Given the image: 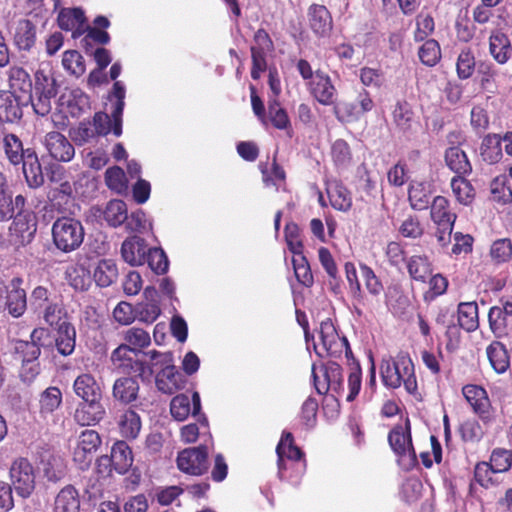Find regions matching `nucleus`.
Wrapping results in <instances>:
<instances>
[{
	"label": "nucleus",
	"instance_id": "obj_45",
	"mask_svg": "<svg viewBox=\"0 0 512 512\" xmlns=\"http://www.w3.org/2000/svg\"><path fill=\"white\" fill-rule=\"evenodd\" d=\"M62 404V392L56 386L46 388L39 398V413L43 418L53 415Z\"/></svg>",
	"mask_w": 512,
	"mask_h": 512
},
{
	"label": "nucleus",
	"instance_id": "obj_41",
	"mask_svg": "<svg viewBox=\"0 0 512 512\" xmlns=\"http://www.w3.org/2000/svg\"><path fill=\"white\" fill-rule=\"evenodd\" d=\"M276 453L278 457L277 462L280 469L284 463V458L298 461L304 456L302 450L295 445L292 433L286 431L282 433L281 439L276 447Z\"/></svg>",
	"mask_w": 512,
	"mask_h": 512
},
{
	"label": "nucleus",
	"instance_id": "obj_3",
	"mask_svg": "<svg viewBox=\"0 0 512 512\" xmlns=\"http://www.w3.org/2000/svg\"><path fill=\"white\" fill-rule=\"evenodd\" d=\"M108 100L113 102L111 115L105 112H96L93 116V130L96 136H106L112 132L116 137L122 134V115L125 106V88L121 82L113 84Z\"/></svg>",
	"mask_w": 512,
	"mask_h": 512
},
{
	"label": "nucleus",
	"instance_id": "obj_29",
	"mask_svg": "<svg viewBox=\"0 0 512 512\" xmlns=\"http://www.w3.org/2000/svg\"><path fill=\"white\" fill-rule=\"evenodd\" d=\"M22 164L25 180L30 188L36 189L44 184V175L37 153L32 148H27V155Z\"/></svg>",
	"mask_w": 512,
	"mask_h": 512
},
{
	"label": "nucleus",
	"instance_id": "obj_4",
	"mask_svg": "<svg viewBox=\"0 0 512 512\" xmlns=\"http://www.w3.org/2000/svg\"><path fill=\"white\" fill-rule=\"evenodd\" d=\"M58 94V84L51 73L38 69L34 75V85L29 93L27 103L30 102L33 110L40 116H46L52 109V99Z\"/></svg>",
	"mask_w": 512,
	"mask_h": 512
},
{
	"label": "nucleus",
	"instance_id": "obj_63",
	"mask_svg": "<svg viewBox=\"0 0 512 512\" xmlns=\"http://www.w3.org/2000/svg\"><path fill=\"white\" fill-rule=\"evenodd\" d=\"M490 190L494 200L503 204L512 202V189L506 175L495 177L491 181Z\"/></svg>",
	"mask_w": 512,
	"mask_h": 512
},
{
	"label": "nucleus",
	"instance_id": "obj_23",
	"mask_svg": "<svg viewBox=\"0 0 512 512\" xmlns=\"http://www.w3.org/2000/svg\"><path fill=\"white\" fill-rule=\"evenodd\" d=\"M489 54L500 65L506 64L512 57V43L508 35L495 29L489 36Z\"/></svg>",
	"mask_w": 512,
	"mask_h": 512
},
{
	"label": "nucleus",
	"instance_id": "obj_25",
	"mask_svg": "<svg viewBox=\"0 0 512 512\" xmlns=\"http://www.w3.org/2000/svg\"><path fill=\"white\" fill-rule=\"evenodd\" d=\"M105 415L101 400L83 401L74 413V420L81 426H91L100 422Z\"/></svg>",
	"mask_w": 512,
	"mask_h": 512
},
{
	"label": "nucleus",
	"instance_id": "obj_18",
	"mask_svg": "<svg viewBox=\"0 0 512 512\" xmlns=\"http://www.w3.org/2000/svg\"><path fill=\"white\" fill-rule=\"evenodd\" d=\"M44 145L51 158L58 162H70L75 156V148L69 139L57 131L48 132Z\"/></svg>",
	"mask_w": 512,
	"mask_h": 512
},
{
	"label": "nucleus",
	"instance_id": "obj_46",
	"mask_svg": "<svg viewBox=\"0 0 512 512\" xmlns=\"http://www.w3.org/2000/svg\"><path fill=\"white\" fill-rule=\"evenodd\" d=\"M55 330L57 332L55 339L57 351L63 356L71 355L76 345L75 327L71 323H68Z\"/></svg>",
	"mask_w": 512,
	"mask_h": 512
},
{
	"label": "nucleus",
	"instance_id": "obj_57",
	"mask_svg": "<svg viewBox=\"0 0 512 512\" xmlns=\"http://www.w3.org/2000/svg\"><path fill=\"white\" fill-rule=\"evenodd\" d=\"M106 186L117 194H123L128 189V181L124 170L119 166L109 167L104 175Z\"/></svg>",
	"mask_w": 512,
	"mask_h": 512
},
{
	"label": "nucleus",
	"instance_id": "obj_64",
	"mask_svg": "<svg viewBox=\"0 0 512 512\" xmlns=\"http://www.w3.org/2000/svg\"><path fill=\"white\" fill-rule=\"evenodd\" d=\"M331 157L337 167H348L352 161L349 144L343 139H337L331 146Z\"/></svg>",
	"mask_w": 512,
	"mask_h": 512
},
{
	"label": "nucleus",
	"instance_id": "obj_11",
	"mask_svg": "<svg viewBox=\"0 0 512 512\" xmlns=\"http://www.w3.org/2000/svg\"><path fill=\"white\" fill-rule=\"evenodd\" d=\"M460 133L453 131L448 133L447 140L451 144L444 152L446 166L455 174L454 176L470 175L473 171L472 164L466 152L460 148L458 137Z\"/></svg>",
	"mask_w": 512,
	"mask_h": 512
},
{
	"label": "nucleus",
	"instance_id": "obj_50",
	"mask_svg": "<svg viewBox=\"0 0 512 512\" xmlns=\"http://www.w3.org/2000/svg\"><path fill=\"white\" fill-rule=\"evenodd\" d=\"M121 435L127 439H135L141 430V419L132 409L124 411L118 421Z\"/></svg>",
	"mask_w": 512,
	"mask_h": 512
},
{
	"label": "nucleus",
	"instance_id": "obj_43",
	"mask_svg": "<svg viewBox=\"0 0 512 512\" xmlns=\"http://www.w3.org/2000/svg\"><path fill=\"white\" fill-rule=\"evenodd\" d=\"M477 75L480 88L487 93L495 94L498 91V69L489 61H480L477 66Z\"/></svg>",
	"mask_w": 512,
	"mask_h": 512
},
{
	"label": "nucleus",
	"instance_id": "obj_39",
	"mask_svg": "<svg viewBox=\"0 0 512 512\" xmlns=\"http://www.w3.org/2000/svg\"><path fill=\"white\" fill-rule=\"evenodd\" d=\"M14 44L20 51H29L36 41V27L28 19L18 22L14 33Z\"/></svg>",
	"mask_w": 512,
	"mask_h": 512
},
{
	"label": "nucleus",
	"instance_id": "obj_10",
	"mask_svg": "<svg viewBox=\"0 0 512 512\" xmlns=\"http://www.w3.org/2000/svg\"><path fill=\"white\" fill-rule=\"evenodd\" d=\"M177 466L182 472L201 476L209 469L208 448L205 445L186 448L178 453Z\"/></svg>",
	"mask_w": 512,
	"mask_h": 512
},
{
	"label": "nucleus",
	"instance_id": "obj_14",
	"mask_svg": "<svg viewBox=\"0 0 512 512\" xmlns=\"http://www.w3.org/2000/svg\"><path fill=\"white\" fill-rule=\"evenodd\" d=\"M100 445L101 437L97 431L86 429L80 433L73 453V460L79 465L80 469L84 470L90 466Z\"/></svg>",
	"mask_w": 512,
	"mask_h": 512
},
{
	"label": "nucleus",
	"instance_id": "obj_20",
	"mask_svg": "<svg viewBox=\"0 0 512 512\" xmlns=\"http://www.w3.org/2000/svg\"><path fill=\"white\" fill-rule=\"evenodd\" d=\"M22 284V278L14 277L10 281L11 289L6 293L4 310L14 318L21 317L27 309V296L26 291L21 287Z\"/></svg>",
	"mask_w": 512,
	"mask_h": 512
},
{
	"label": "nucleus",
	"instance_id": "obj_26",
	"mask_svg": "<svg viewBox=\"0 0 512 512\" xmlns=\"http://www.w3.org/2000/svg\"><path fill=\"white\" fill-rule=\"evenodd\" d=\"M39 464L48 481L57 482L66 474L64 459L50 450L41 453Z\"/></svg>",
	"mask_w": 512,
	"mask_h": 512
},
{
	"label": "nucleus",
	"instance_id": "obj_27",
	"mask_svg": "<svg viewBox=\"0 0 512 512\" xmlns=\"http://www.w3.org/2000/svg\"><path fill=\"white\" fill-rule=\"evenodd\" d=\"M346 280L349 285L350 294L355 301V310L358 315H361L362 312L359 307L362 308H371V304L369 303L367 297L365 296L360 281L358 279V273L353 262H346L344 265Z\"/></svg>",
	"mask_w": 512,
	"mask_h": 512
},
{
	"label": "nucleus",
	"instance_id": "obj_24",
	"mask_svg": "<svg viewBox=\"0 0 512 512\" xmlns=\"http://www.w3.org/2000/svg\"><path fill=\"white\" fill-rule=\"evenodd\" d=\"M21 98L14 93L0 91V121L14 123L22 118V106L27 103L22 102Z\"/></svg>",
	"mask_w": 512,
	"mask_h": 512
},
{
	"label": "nucleus",
	"instance_id": "obj_1",
	"mask_svg": "<svg viewBox=\"0 0 512 512\" xmlns=\"http://www.w3.org/2000/svg\"><path fill=\"white\" fill-rule=\"evenodd\" d=\"M319 338L321 349L316 352L320 357L340 358L345 353L348 365L350 366V373L348 375L349 393L346 396V400L349 402L353 401L361 390L362 372L359 362L353 356L347 338L338 334L330 318L320 323Z\"/></svg>",
	"mask_w": 512,
	"mask_h": 512
},
{
	"label": "nucleus",
	"instance_id": "obj_13",
	"mask_svg": "<svg viewBox=\"0 0 512 512\" xmlns=\"http://www.w3.org/2000/svg\"><path fill=\"white\" fill-rule=\"evenodd\" d=\"M462 393L474 413L477 414L485 424L494 421L495 410L491 406L490 399L484 388L478 385L468 384L463 387Z\"/></svg>",
	"mask_w": 512,
	"mask_h": 512
},
{
	"label": "nucleus",
	"instance_id": "obj_33",
	"mask_svg": "<svg viewBox=\"0 0 512 512\" xmlns=\"http://www.w3.org/2000/svg\"><path fill=\"white\" fill-rule=\"evenodd\" d=\"M139 388V383L136 378L120 377L114 382L112 395L116 401L127 405L137 399Z\"/></svg>",
	"mask_w": 512,
	"mask_h": 512
},
{
	"label": "nucleus",
	"instance_id": "obj_15",
	"mask_svg": "<svg viewBox=\"0 0 512 512\" xmlns=\"http://www.w3.org/2000/svg\"><path fill=\"white\" fill-rule=\"evenodd\" d=\"M138 354L126 345L120 344L111 354L113 366L122 373H134L144 378L146 375V363L135 358Z\"/></svg>",
	"mask_w": 512,
	"mask_h": 512
},
{
	"label": "nucleus",
	"instance_id": "obj_54",
	"mask_svg": "<svg viewBox=\"0 0 512 512\" xmlns=\"http://www.w3.org/2000/svg\"><path fill=\"white\" fill-rule=\"evenodd\" d=\"M431 193L425 183L414 182L408 189V199L411 207L415 210L428 208Z\"/></svg>",
	"mask_w": 512,
	"mask_h": 512
},
{
	"label": "nucleus",
	"instance_id": "obj_12",
	"mask_svg": "<svg viewBox=\"0 0 512 512\" xmlns=\"http://www.w3.org/2000/svg\"><path fill=\"white\" fill-rule=\"evenodd\" d=\"M320 371L323 381L320 380L314 368L312 371L316 391L323 395L331 390L339 396L342 395L344 392L342 367L335 361H329L321 367Z\"/></svg>",
	"mask_w": 512,
	"mask_h": 512
},
{
	"label": "nucleus",
	"instance_id": "obj_51",
	"mask_svg": "<svg viewBox=\"0 0 512 512\" xmlns=\"http://www.w3.org/2000/svg\"><path fill=\"white\" fill-rule=\"evenodd\" d=\"M127 205L123 200L114 199L107 203L103 212L105 221L111 227H118L127 220Z\"/></svg>",
	"mask_w": 512,
	"mask_h": 512
},
{
	"label": "nucleus",
	"instance_id": "obj_17",
	"mask_svg": "<svg viewBox=\"0 0 512 512\" xmlns=\"http://www.w3.org/2000/svg\"><path fill=\"white\" fill-rule=\"evenodd\" d=\"M392 122L397 131L406 137L411 136L420 127V122L416 117L411 104L406 100L396 102L392 113Z\"/></svg>",
	"mask_w": 512,
	"mask_h": 512
},
{
	"label": "nucleus",
	"instance_id": "obj_21",
	"mask_svg": "<svg viewBox=\"0 0 512 512\" xmlns=\"http://www.w3.org/2000/svg\"><path fill=\"white\" fill-rule=\"evenodd\" d=\"M309 26L317 37H327L333 29L330 11L324 5L312 4L308 8Z\"/></svg>",
	"mask_w": 512,
	"mask_h": 512
},
{
	"label": "nucleus",
	"instance_id": "obj_58",
	"mask_svg": "<svg viewBox=\"0 0 512 512\" xmlns=\"http://www.w3.org/2000/svg\"><path fill=\"white\" fill-rule=\"evenodd\" d=\"M328 197L331 206L339 211L347 212L352 207L350 191L342 184H336L328 190Z\"/></svg>",
	"mask_w": 512,
	"mask_h": 512
},
{
	"label": "nucleus",
	"instance_id": "obj_47",
	"mask_svg": "<svg viewBox=\"0 0 512 512\" xmlns=\"http://www.w3.org/2000/svg\"><path fill=\"white\" fill-rule=\"evenodd\" d=\"M431 219L438 224H454L457 215L451 211L449 200L444 196H436L431 204Z\"/></svg>",
	"mask_w": 512,
	"mask_h": 512
},
{
	"label": "nucleus",
	"instance_id": "obj_19",
	"mask_svg": "<svg viewBox=\"0 0 512 512\" xmlns=\"http://www.w3.org/2000/svg\"><path fill=\"white\" fill-rule=\"evenodd\" d=\"M150 247L146 240L138 235L126 238L121 245L122 259L130 266H141L147 261Z\"/></svg>",
	"mask_w": 512,
	"mask_h": 512
},
{
	"label": "nucleus",
	"instance_id": "obj_56",
	"mask_svg": "<svg viewBox=\"0 0 512 512\" xmlns=\"http://www.w3.org/2000/svg\"><path fill=\"white\" fill-rule=\"evenodd\" d=\"M124 344L130 346L135 353L146 348L151 343L150 334L142 328L131 327L123 333Z\"/></svg>",
	"mask_w": 512,
	"mask_h": 512
},
{
	"label": "nucleus",
	"instance_id": "obj_55",
	"mask_svg": "<svg viewBox=\"0 0 512 512\" xmlns=\"http://www.w3.org/2000/svg\"><path fill=\"white\" fill-rule=\"evenodd\" d=\"M259 168L262 174V181L265 186H274L278 189V183H285L286 172L283 167L277 162L276 154L273 157L271 171L268 170L267 163H260Z\"/></svg>",
	"mask_w": 512,
	"mask_h": 512
},
{
	"label": "nucleus",
	"instance_id": "obj_44",
	"mask_svg": "<svg viewBox=\"0 0 512 512\" xmlns=\"http://www.w3.org/2000/svg\"><path fill=\"white\" fill-rule=\"evenodd\" d=\"M490 365L498 374L504 373L510 367V357L507 349L500 341H493L486 349Z\"/></svg>",
	"mask_w": 512,
	"mask_h": 512
},
{
	"label": "nucleus",
	"instance_id": "obj_28",
	"mask_svg": "<svg viewBox=\"0 0 512 512\" xmlns=\"http://www.w3.org/2000/svg\"><path fill=\"white\" fill-rule=\"evenodd\" d=\"M8 84L11 93L21 94L27 102L29 93L32 91V80L29 73L21 66L13 65L7 71Z\"/></svg>",
	"mask_w": 512,
	"mask_h": 512
},
{
	"label": "nucleus",
	"instance_id": "obj_6",
	"mask_svg": "<svg viewBox=\"0 0 512 512\" xmlns=\"http://www.w3.org/2000/svg\"><path fill=\"white\" fill-rule=\"evenodd\" d=\"M11 486L16 494L23 498H29L36 487V473L34 466L26 457L15 458L9 468Z\"/></svg>",
	"mask_w": 512,
	"mask_h": 512
},
{
	"label": "nucleus",
	"instance_id": "obj_62",
	"mask_svg": "<svg viewBox=\"0 0 512 512\" xmlns=\"http://www.w3.org/2000/svg\"><path fill=\"white\" fill-rule=\"evenodd\" d=\"M420 61L429 67L435 66L441 59V49L435 39L426 40L418 51Z\"/></svg>",
	"mask_w": 512,
	"mask_h": 512
},
{
	"label": "nucleus",
	"instance_id": "obj_16",
	"mask_svg": "<svg viewBox=\"0 0 512 512\" xmlns=\"http://www.w3.org/2000/svg\"><path fill=\"white\" fill-rule=\"evenodd\" d=\"M308 89L320 104L324 106L335 105L337 90L326 72L320 69L316 70L313 79L308 82Z\"/></svg>",
	"mask_w": 512,
	"mask_h": 512
},
{
	"label": "nucleus",
	"instance_id": "obj_30",
	"mask_svg": "<svg viewBox=\"0 0 512 512\" xmlns=\"http://www.w3.org/2000/svg\"><path fill=\"white\" fill-rule=\"evenodd\" d=\"M43 321L52 329H57L62 325L70 323L68 321V313L59 297H54L44 308L41 309Z\"/></svg>",
	"mask_w": 512,
	"mask_h": 512
},
{
	"label": "nucleus",
	"instance_id": "obj_40",
	"mask_svg": "<svg viewBox=\"0 0 512 512\" xmlns=\"http://www.w3.org/2000/svg\"><path fill=\"white\" fill-rule=\"evenodd\" d=\"M459 326L467 332L479 328V311L475 301L460 302L457 308Z\"/></svg>",
	"mask_w": 512,
	"mask_h": 512
},
{
	"label": "nucleus",
	"instance_id": "obj_5",
	"mask_svg": "<svg viewBox=\"0 0 512 512\" xmlns=\"http://www.w3.org/2000/svg\"><path fill=\"white\" fill-rule=\"evenodd\" d=\"M84 236L82 223L74 218L62 216L52 225L53 244L64 253L77 250L83 243Z\"/></svg>",
	"mask_w": 512,
	"mask_h": 512
},
{
	"label": "nucleus",
	"instance_id": "obj_32",
	"mask_svg": "<svg viewBox=\"0 0 512 512\" xmlns=\"http://www.w3.org/2000/svg\"><path fill=\"white\" fill-rule=\"evenodd\" d=\"M410 278L416 282L426 283L433 273V264L425 254L412 255L406 260Z\"/></svg>",
	"mask_w": 512,
	"mask_h": 512
},
{
	"label": "nucleus",
	"instance_id": "obj_42",
	"mask_svg": "<svg viewBox=\"0 0 512 512\" xmlns=\"http://www.w3.org/2000/svg\"><path fill=\"white\" fill-rule=\"evenodd\" d=\"M3 150L9 163L13 166L20 165L27 155V149H24L21 139L13 133L4 135Z\"/></svg>",
	"mask_w": 512,
	"mask_h": 512
},
{
	"label": "nucleus",
	"instance_id": "obj_61",
	"mask_svg": "<svg viewBox=\"0 0 512 512\" xmlns=\"http://www.w3.org/2000/svg\"><path fill=\"white\" fill-rule=\"evenodd\" d=\"M494 474H497V472L494 471L492 466L486 461H481L476 463L473 477L477 484L485 489H489L499 484V482L494 479Z\"/></svg>",
	"mask_w": 512,
	"mask_h": 512
},
{
	"label": "nucleus",
	"instance_id": "obj_8",
	"mask_svg": "<svg viewBox=\"0 0 512 512\" xmlns=\"http://www.w3.org/2000/svg\"><path fill=\"white\" fill-rule=\"evenodd\" d=\"M251 50V77L254 80H258L261 74L267 69V56L274 52L275 45L264 28H259L253 36V45Z\"/></svg>",
	"mask_w": 512,
	"mask_h": 512
},
{
	"label": "nucleus",
	"instance_id": "obj_22",
	"mask_svg": "<svg viewBox=\"0 0 512 512\" xmlns=\"http://www.w3.org/2000/svg\"><path fill=\"white\" fill-rule=\"evenodd\" d=\"M201 411V400L198 392H193L192 399L186 394L174 396L170 403V412L174 419L184 421L192 413L196 416Z\"/></svg>",
	"mask_w": 512,
	"mask_h": 512
},
{
	"label": "nucleus",
	"instance_id": "obj_38",
	"mask_svg": "<svg viewBox=\"0 0 512 512\" xmlns=\"http://www.w3.org/2000/svg\"><path fill=\"white\" fill-rule=\"evenodd\" d=\"M266 115L267 123L270 122L274 128L278 130H285L289 137L292 136L293 130L290 118L287 111L281 106L277 98L269 100L268 113H266Z\"/></svg>",
	"mask_w": 512,
	"mask_h": 512
},
{
	"label": "nucleus",
	"instance_id": "obj_34",
	"mask_svg": "<svg viewBox=\"0 0 512 512\" xmlns=\"http://www.w3.org/2000/svg\"><path fill=\"white\" fill-rule=\"evenodd\" d=\"M155 383L159 391L172 395L182 387L183 379L181 373L173 365L166 367L163 371H158Z\"/></svg>",
	"mask_w": 512,
	"mask_h": 512
},
{
	"label": "nucleus",
	"instance_id": "obj_2",
	"mask_svg": "<svg viewBox=\"0 0 512 512\" xmlns=\"http://www.w3.org/2000/svg\"><path fill=\"white\" fill-rule=\"evenodd\" d=\"M380 374L384 386L396 389L402 384L409 394H416L417 379L413 361L407 352L400 351L395 358L384 357L380 363Z\"/></svg>",
	"mask_w": 512,
	"mask_h": 512
},
{
	"label": "nucleus",
	"instance_id": "obj_9",
	"mask_svg": "<svg viewBox=\"0 0 512 512\" xmlns=\"http://www.w3.org/2000/svg\"><path fill=\"white\" fill-rule=\"evenodd\" d=\"M37 223L34 213L19 211L9 226L10 242L12 248L18 250L29 244L36 233Z\"/></svg>",
	"mask_w": 512,
	"mask_h": 512
},
{
	"label": "nucleus",
	"instance_id": "obj_36",
	"mask_svg": "<svg viewBox=\"0 0 512 512\" xmlns=\"http://www.w3.org/2000/svg\"><path fill=\"white\" fill-rule=\"evenodd\" d=\"M53 512H80L79 493L73 485H66L58 492Z\"/></svg>",
	"mask_w": 512,
	"mask_h": 512
},
{
	"label": "nucleus",
	"instance_id": "obj_49",
	"mask_svg": "<svg viewBox=\"0 0 512 512\" xmlns=\"http://www.w3.org/2000/svg\"><path fill=\"white\" fill-rule=\"evenodd\" d=\"M94 280L100 287H108L113 284L118 277V268L111 259L100 260L94 270Z\"/></svg>",
	"mask_w": 512,
	"mask_h": 512
},
{
	"label": "nucleus",
	"instance_id": "obj_60",
	"mask_svg": "<svg viewBox=\"0 0 512 512\" xmlns=\"http://www.w3.org/2000/svg\"><path fill=\"white\" fill-rule=\"evenodd\" d=\"M489 255L493 263L499 265L512 259V241L510 238L495 240L490 247Z\"/></svg>",
	"mask_w": 512,
	"mask_h": 512
},
{
	"label": "nucleus",
	"instance_id": "obj_37",
	"mask_svg": "<svg viewBox=\"0 0 512 512\" xmlns=\"http://www.w3.org/2000/svg\"><path fill=\"white\" fill-rule=\"evenodd\" d=\"M110 457L113 469L119 474L128 472L133 464L132 450L123 440L114 443Z\"/></svg>",
	"mask_w": 512,
	"mask_h": 512
},
{
	"label": "nucleus",
	"instance_id": "obj_48",
	"mask_svg": "<svg viewBox=\"0 0 512 512\" xmlns=\"http://www.w3.org/2000/svg\"><path fill=\"white\" fill-rule=\"evenodd\" d=\"M469 175L453 176L450 186L456 200L463 205H469L475 198V189L467 179Z\"/></svg>",
	"mask_w": 512,
	"mask_h": 512
},
{
	"label": "nucleus",
	"instance_id": "obj_59",
	"mask_svg": "<svg viewBox=\"0 0 512 512\" xmlns=\"http://www.w3.org/2000/svg\"><path fill=\"white\" fill-rule=\"evenodd\" d=\"M292 264L297 281L307 288L312 287L314 284V277L310 264L304 254L293 256Z\"/></svg>",
	"mask_w": 512,
	"mask_h": 512
},
{
	"label": "nucleus",
	"instance_id": "obj_7",
	"mask_svg": "<svg viewBox=\"0 0 512 512\" xmlns=\"http://www.w3.org/2000/svg\"><path fill=\"white\" fill-rule=\"evenodd\" d=\"M388 443L399 461L408 458L410 466H415L418 463L412 442L411 424L408 418L404 425L397 424L390 430L388 433Z\"/></svg>",
	"mask_w": 512,
	"mask_h": 512
},
{
	"label": "nucleus",
	"instance_id": "obj_52",
	"mask_svg": "<svg viewBox=\"0 0 512 512\" xmlns=\"http://www.w3.org/2000/svg\"><path fill=\"white\" fill-rule=\"evenodd\" d=\"M511 319L502 313L498 306H492L488 312V322L491 332L496 338L508 335Z\"/></svg>",
	"mask_w": 512,
	"mask_h": 512
},
{
	"label": "nucleus",
	"instance_id": "obj_31",
	"mask_svg": "<svg viewBox=\"0 0 512 512\" xmlns=\"http://www.w3.org/2000/svg\"><path fill=\"white\" fill-rule=\"evenodd\" d=\"M75 394L83 401L101 400L102 391L96 379L89 373L80 374L73 383Z\"/></svg>",
	"mask_w": 512,
	"mask_h": 512
},
{
	"label": "nucleus",
	"instance_id": "obj_53",
	"mask_svg": "<svg viewBox=\"0 0 512 512\" xmlns=\"http://www.w3.org/2000/svg\"><path fill=\"white\" fill-rule=\"evenodd\" d=\"M86 21L84 11L81 8L62 9L58 15V25L62 30L72 31L82 26Z\"/></svg>",
	"mask_w": 512,
	"mask_h": 512
},
{
	"label": "nucleus",
	"instance_id": "obj_35",
	"mask_svg": "<svg viewBox=\"0 0 512 512\" xmlns=\"http://www.w3.org/2000/svg\"><path fill=\"white\" fill-rule=\"evenodd\" d=\"M480 156L482 160L490 165L501 161L502 138L499 134L489 133L482 139L480 144Z\"/></svg>",
	"mask_w": 512,
	"mask_h": 512
}]
</instances>
